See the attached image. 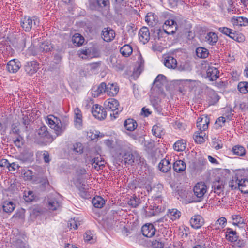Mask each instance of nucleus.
I'll return each instance as SVG.
<instances>
[{
  "instance_id": "1",
  "label": "nucleus",
  "mask_w": 248,
  "mask_h": 248,
  "mask_svg": "<svg viewBox=\"0 0 248 248\" xmlns=\"http://www.w3.org/2000/svg\"><path fill=\"white\" fill-rule=\"evenodd\" d=\"M117 152L119 154L117 157L119 161L122 162L124 160L125 164L132 165L134 162H138L140 160L139 153L130 147L118 149Z\"/></svg>"
},
{
  "instance_id": "2",
  "label": "nucleus",
  "mask_w": 248,
  "mask_h": 248,
  "mask_svg": "<svg viewBox=\"0 0 248 248\" xmlns=\"http://www.w3.org/2000/svg\"><path fill=\"white\" fill-rule=\"evenodd\" d=\"M105 109L110 111V116L112 119H115L123 110V108L119 106V103L114 98H110L104 102Z\"/></svg>"
},
{
  "instance_id": "3",
  "label": "nucleus",
  "mask_w": 248,
  "mask_h": 248,
  "mask_svg": "<svg viewBox=\"0 0 248 248\" xmlns=\"http://www.w3.org/2000/svg\"><path fill=\"white\" fill-rule=\"evenodd\" d=\"M40 24V20L36 16L31 17L25 16L20 20V25L26 32H29L32 29L35 30Z\"/></svg>"
},
{
  "instance_id": "4",
  "label": "nucleus",
  "mask_w": 248,
  "mask_h": 248,
  "mask_svg": "<svg viewBox=\"0 0 248 248\" xmlns=\"http://www.w3.org/2000/svg\"><path fill=\"white\" fill-rule=\"evenodd\" d=\"M46 122L49 127L54 130L57 136L62 134L65 129V127L62 126L60 119L53 115L47 116Z\"/></svg>"
},
{
  "instance_id": "5",
  "label": "nucleus",
  "mask_w": 248,
  "mask_h": 248,
  "mask_svg": "<svg viewBox=\"0 0 248 248\" xmlns=\"http://www.w3.org/2000/svg\"><path fill=\"white\" fill-rule=\"evenodd\" d=\"M77 188L78 189L80 196L84 199H88L90 194L88 191L89 186L85 181L81 178H78L75 183Z\"/></svg>"
},
{
  "instance_id": "6",
  "label": "nucleus",
  "mask_w": 248,
  "mask_h": 248,
  "mask_svg": "<svg viewBox=\"0 0 248 248\" xmlns=\"http://www.w3.org/2000/svg\"><path fill=\"white\" fill-rule=\"evenodd\" d=\"M193 192L194 195L197 198L196 202L202 201L207 192V186L205 183L203 182L197 183L193 188Z\"/></svg>"
},
{
  "instance_id": "7",
  "label": "nucleus",
  "mask_w": 248,
  "mask_h": 248,
  "mask_svg": "<svg viewBox=\"0 0 248 248\" xmlns=\"http://www.w3.org/2000/svg\"><path fill=\"white\" fill-rule=\"evenodd\" d=\"M92 113L93 116L100 120H104L107 116V111L101 106L95 104L92 108Z\"/></svg>"
},
{
  "instance_id": "8",
  "label": "nucleus",
  "mask_w": 248,
  "mask_h": 248,
  "mask_svg": "<svg viewBox=\"0 0 248 248\" xmlns=\"http://www.w3.org/2000/svg\"><path fill=\"white\" fill-rule=\"evenodd\" d=\"M39 64L36 61L27 62L24 66L26 73L29 75H32L35 73L39 69Z\"/></svg>"
},
{
  "instance_id": "9",
  "label": "nucleus",
  "mask_w": 248,
  "mask_h": 248,
  "mask_svg": "<svg viewBox=\"0 0 248 248\" xmlns=\"http://www.w3.org/2000/svg\"><path fill=\"white\" fill-rule=\"evenodd\" d=\"M209 123V117L207 115H203L198 118L197 127L200 131H204L208 129Z\"/></svg>"
},
{
  "instance_id": "10",
  "label": "nucleus",
  "mask_w": 248,
  "mask_h": 248,
  "mask_svg": "<svg viewBox=\"0 0 248 248\" xmlns=\"http://www.w3.org/2000/svg\"><path fill=\"white\" fill-rule=\"evenodd\" d=\"M162 27L168 31L169 33L173 34L175 33L178 28V25L173 19H169L165 21Z\"/></svg>"
},
{
  "instance_id": "11",
  "label": "nucleus",
  "mask_w": 248,
  "mask_h": 248,
  "mask_svg": "<svg viewBox=\"0 0 248 248\" xmlns=\"http://www.w3.org/2000/svg\"><path fill=\"white\" fill-rule=\"evenodd\" d=\"M21 62L17 59H13L8 62L6 69L11 73H16L21 67Z\"/></svg>"
},
{
  "instance_id": "12",
  "label": "nucleus",
  "mask_w": 248,
  "mask_h": 248,
  "mask_svg": "<svg viewBox=\"0 0 248 248\" xmlns=\"http://www.w3.org/2000/svg\"><path fill=\"white\" fill-rule=\"evenodd\" d=\"M102 38L104 41L109 42L112 41L115 37V32L110 28H104L102 31Z\"/></svg>"
},
{
  "instance_id": "13",
  "label": "nucleus",
  "mask_w": 248,
  "mask_h": 248,
  "mask_svg": "<svg viewBox=\"0 0 248 248\" xmlns=\"http://www.w3.org/2000/svg\"><path fill=\"white\" fill-rule=\"evenodd\" d=\"M155 231L154 226L151 223L145 224L141 228L143 235L148 238L153 236L155 234Z\"/></svg>"
},
{
  "instance_id": "14",
  "label": "nucleus",
  "mask_w": 248,
  "mask_h": 248,
  "mask_svg": "<svg viewBox=\"0 0 248 248\" xmlns=\"http://www.w3.org/2000/svg\"><path fill=\"white\" fill-rule=\"evenodd\" d=\"M191 226L195 229L200 228L204 224V219L200 215L192 216L190 220Z\"/></svg>"
},
{
  "instance_id": "15",
  "label": "nucleus",
  "mask_w": 248,
  "mask_h": 248,
  "mask_svg": "<svg viewBox=\"0 0 248 248\" xmlns=\"http://www.w3.org/2000/svg\"><path fill=\"white\" fill-rule=\"evenodd\" d=\"M204 41L211 46H215L218 41V37L214 32H209L204 34Z\"/></svg>"
},
{
  "instance_id": "16",
  "label": "nucleus",
  "mask_w": 248,
  "mask_h": 248,
  "mask_svg": "<svg viewBox=\"0 0 248 248\" xmlns=\"http://www.w3.org/2000/svg\"><path fill=\"white\" fill-rule=\"evenodd\" d=\"M166 82V77L162 74H159L154 81V86L155 88H157L159 92L162 93L163 91V87Z\"/></svg>"
},
{
  "instance_id": "17",
  "label": "nucleus",
  "mask_w": 248,
  "mask_h": 248,
  "mask_svg": "<svg viewBox=\"0 0 248 248\" xmlns=\"http://www.w3.org/2000/svg\"><path fill=\"white\" fill-rule=\"evenodd\" d=\"M150 37V32L148 28L146 27H142L139 32L140 41L145 44L149 41Z\"/></svg>"
},
{
  "instance_id": "18",
  "label": "nucleus",
  "mask_w": 248,
  "mask_h": 248,
  "mask_svg": "<svg viewBox=\"0 0 248 248\" xmlns=\"http://www.w3.org/2000/svg\"><path fill=\"white\" fill-rule=\"evenodd\" d=\"M106 83L105 82L101 83L97 87H93L91 90V93L93 97H97L103 93H106Z\"/></svg>"
},
{
  "instance_id": "19",
  "label": "nucleus",
  "mask_w": 248,
  "mask_h": 248,
  "mask_svg": "<svg viewBox=\"0 0 248 248\" xmlns=\"http://www.w3.org/2000/svg\"><path fill=\"white\" fill-rule=\"evenodd\" d=\"M163 63L164 65L169 69H174L176 67L177 64L176 59L169 55L164 56Z\"/></svg>"
},
{
  "instance_id": "20",
  "label": "nucleus",
  "mask_w": 248,
  "mask_h": 248,
  "mask_svg": "<svg viewBox=\"0 0 248 248\" xmlns=\"http://www.w3.org/2000/svg\"><path fill=\"white\" fill-rule=\"evenodd\" d=\"M2 208L3 212L4 213H7V214L9 215L15 209L16 204L12 201H6L3 202Z\"/></svg>"
},
{
  "instance_id": "21",
  "label": "nucleus",
  "mask_w": 248,
  "mask_h": 248,
  "mask_svg": "<svg viewBox=\"0 0 248 248\" xmlns=\"http://www.w3.org/2000/svg\"><path fill=\"white\" fill-rule=\"evenodd\" d=\"M74 119L76 126L81 127L82 125V115L78 108H76L74 109Z\"/></svg>"
},
{
  "instance_id": "22",
  "label": "nucleus",
  "mask_w": 248,
  "mask_h": 248,
  "mask_svg": "<svg viewBox=\"0 0 248 248\" xmlns=\"http://www.w3.org/2000/svg\"><path fill=\"white\" fill-rule=\"evenodd\" d=\"M119 90V88L117 84L108 83V85H106V93L110 96L116 95L118 93Z\"/></svg>"
},
{
  "instance_id": "23",
  "label": "nucleus",
  "mask_w": 248,
  "mask_h": 248,
  "mask_svg": "<svg viewBox=\"0 0 248 248\" xmlns=\"http://www.w3.org/2000/svg\"><path fill=\"white\" fill-rule=\"evenodd\" d=\"M219 71L214 67H209L207 70V76L211 81L216 80L219 77Z\"/></svg>"
},
{
  "instance_id": "24",
  "label": "nucleus",
  "mask_w": 248,
  "mask_h": 248,
  "mask_svg": "<svg viewBox=\"0 0 248 248\" xmlns=\"http://www.w3.org/2000/svg\"><path fill=\"white\" fill-rule=\"evenodd\" d=\"M241 176V172L237 171L234 176L232 177V180L229 182V186L232 189H236L238 187V183L240 181V177Z\"/></svg>"
},
{
  "instance_id": "25",
  "label": "nucleus",
  "mask_w": 248,
  "mask_h": 248,
  "mask_svg": "<svg viewBox=\"0 0 248 248\" xmlns=\"http://www.w3.org/2000/svg\"><path fill=\"white\" fill-rule=\"evenodd\" d=\"M173 169L175 172H183L186 169V163L182 160H176L173 164Z\"/></svg>"
},
{
  "instance_id": "26",
  "label": "nucleus",
  "mask_w": 248,
  "mask_h": 248,
  "mask_svg": "<svg viewBox=\"0 0 248 248\" xmlns=\"http://www.w3.org/2000/svg\"><path fill=\"white\" fill-rule=\"evenodd\" d=\"M212 189L214 192L218 195L223 192L224 184L222 180H218L214 182L212 185Z\"/></svg>"
},
{
  "instance_id": "27",
  "label": "nucleus",
  "mask_w": 248,
  "mask_h": 248,
  "mask_svg": "<svg viewBox=\"0 0 248 248\" xmlns=\"http://www.w3.org/2000/svg\"><path fill=\"white\" fill-rule=\"evenodd\" d=\"M226 238L230 242H235L237 240L238 236L236 231L232 230V229L228 228L226 229Z\"/></svg>"
},
{
  "instance_id": "28",
  "label": "nucleus",
  "mask_w": 248,
  "mask_h": 248,
  "mask_svg": "<svg viewBox=\"0 0 248 248\" xmlns=\"http://www.w3.org/2000/svg\"><path fill=\"white\" fill-rule=\"evenodd\" d=\"M124 125L127 130L133 131L137 128V123L134 119L129 118L124 121Z\"/></svg>"
},
{
  "instance_id": "29",
  "label": "nucleus",
  "mask_w": 248,
  "mask_h": 248,
  "mask_svg": "<svg viewBox=\"0 0 248 248\" xmlns=\"http://www.w3.org/2000/svg\"><path fill=\"white\" fill-rule=\"evenodd\" d=\"M171 167V163L166 159H162L158 164L160 170L163 172H167L170 170Z\"/></svg>"
},
{
  "instance_id": "30",
  "label": "nucleus",
  "mask_w": 248,
  "mask_h": 248,
  "mask_svg": "<svg viewBox=\"0 0 248 248\" xmlns=\"http://www.w3.org/2000/svg\"><path fill=\"white\" fill-rule=\"evenodd\" d=\"M154 32L155 37L157 38L158 40H160L162 38L166 37L168 35L171 34L170 33H169L168 31L164 30L163 27L162 29L160 28H154Z\"/></svg>"
},
{
  "instance_id": "31",
  "label": "nucleus",
  "mask_w": 248,
  "mask_h": 248,
  "mask_svg": "<svg viewBox=\"0 0 248 248\" xmlns=\"http://www.w3.org/2000/svg\"><path fill=\"white\" fill-rule=\"evenodd\" d=\"M145 21L149 26H154L157 22L156 16L153 13H148L145 16Z\"/></svg>"
},
{
  "instance_id": "32",
  "label": "nucleus",
  "mask_w": 248,
  "mask_h": 248,
  "mask_svg": "<svg viewBox=\"0 0 248 248\" xmlns=\"http://www.w3.org/2000/svg\"><path fill=\"white\" fill-rule=\"evenodd\" d=\"M238 188L243 193H248V179H240Z\"/></svg>"
},
{
  "instance_id": "33",
  "label": "nucleus",
  "mask_w": 248,
  "mask_h": 248,
  "mask_svg": "<svg viewBox=\"0 0 248 248\" xmlns=\"http://www.w3.org/2000/svg\"><path fill=\"white\" fill-rule=\"evenodd\" d=\"M37 135L40 138H43L47 140L51 139V136L49 135L47 128L46 126H41L37 132Z\"/></svg>"
},
{
  "instance_id": "34",
  "label": "nucleus",
  "mask_w": 248,
  "mask_h": 248,
  "mask_svg": "<svg viewBox=\"0 0 248 248\" xmlns=\"http://www.w3.org/2000/svg\"><path fill=\"white\" fill-rule=\"evenodd\" d=\"M92 202L93 205L97 208H102L105 203V200L101 196L94 197L92 200Z\"/></svg>"
},
{
  "instance_id": "35",
  "label": "nucleus",
  "mask_w": 248,
  "mask_h": 248,
  "mask_svg": "<svg viewBox=\"0 0 248 248\" xmlns=\"http://www.w3.org/2000/svg\"><path fill=\"white\" fill-rule=\"evenodd\" d=\"M120 52L123 56L127 57L132 53L133 49L130 45L126 44L120 48Z\"/></svg>"
},
{
  "instance_id": "36",
  "label": "nucleus",
  "mask_w": 248,
  "mask_h": 248,
  "mask_svg": "<svg viewBox=\"0 0 248 248\" xmlns=\"http://www.w3.org/2000/svg\"><path fill=\"white\" fill-rule=\"evenodd\" d=\"M61 205L60 202L56 198L49 199L48 207L50 210H57Z\"/></svg>"
},
{
  "instance_id": "37",
  "label": "nucleus",
  "mask_w": 248,
  "mask_h": 248,
  "mask_svg": "<svg viewBox=\"0 0 248 248\" xmlns=\"http://www.w3.org/2000/svg\"><path fill=\"white\" fill-rule=\"evenodd\" d=\"M196 53L198 57L202 59L206 58L209 54L208 50L203 47L197 48Z\"/></svg>"
},
{
  "instance_id": "38",
  "label": "nucleus",
  "mask_w": 248,
  "mask_h": 248,
  "mask_svg": "<svg viewBox=\"0 0 248 248\" xmlns=\"http://www.w3.org/2000/svg\"><path fill=\"white\" fill-rule=\"evenodd\" d=\"M84 40V38L79 33H75L72 37L73 43L78 46H82Z\"/></svg>"
},
{
  "instance_id": "39",
  "label": "nucleus",
  "mask_w": 248,
  "mask_h": 248,
  "mask_svg": "<svg viewBox=\"0 0 248 248\" xmlns=\"http://www.w3.org/2000/svg\"><path fill=\"white\" fill-rule=\"evenodd\" d=\"M69 151L76 154H81L83 152V145L80 142L75 143L73 144L72 147L70 149Z\"/></svg>"
},
{
  "instance_id": "40",
  "label": "nucleus",
  "mask_w": 248,
  "mask_h": 248,
  "mask_svg": "<svg viewBox=\"0 0 248 248\" xmlns=\"http://www.w3.org/2000/svg\"><path fill=\"white\" fill-rule=\"evenodd\" d=\"M232 152L235 155L243 156L245 155L246 150L244 147L241 145H236L232 150Z\"/></svg>"
},
{
  "instance_id": "41",
  "label": "nucleus",
  "mask_w": 248,
  "mask_h": 248,
  "mask_svg": "<svg viewBox=\"0 0 248 248\" xmlns=\"http://www.w3.org/2000/svg\"><path fill=\"white\" fill-rule=\"evenodd\" d=\"M52 48V46L49 42L46 41L41 43L39 46V51L42 52H47Z\"/></svg>"
},
{
  "instance_id": "42",
  "label": "nucleus",
  "mask_w": 248,
  "mask_h": 248,
  "mask_svg": "<svg viewBox=\"0 0 248 248\" xmlns=\"http://www.w3.org/2000/svg\"><path fill=\"white\" fill-rule=\"evenodd\" d=\"M186 146V142L183 140H179L176 141L173 145V148L177 151H183L185 150Z\"/></svg>"
},
{
  "instance_id": "43",
  "label": "nucleus",
  "mask_w": 248,
  "mask_h": 248,
  "mask_svg": "<svg viewBox=\"0 0 248 248\" xmlns=\"http://www.w3.org/2000/svg\"><path fill=\"white\" fill-rule=\"evenodd\" d=\"M180 216L181 212L176 209L169 210L167 214V217L173 221L179 218Z\"/></svg>"
},
{
  "instance_id": "44",
  "label": "nucleus",
  "mask_w": 248,
  "mask_h": 248,
  "mask_svg": "<svg viewBox=\"0 0 248 248\" xmlns=\"http://www.w3.org/2000/svg\"><path fill=\"white\" fill-rule=\"evenodd\" d=\"M227 223V219L224 217H221L217 220L215 224L213 225L214 229L219 230L220 228H224Z\"/></svg>"
},
{
  "instance_id": "45",
  "label": "nucleus",
  "mask_w": 248,
  "mask_h": 248,
  "mask_svg": "<svg viewBox=\"0 0 248 248\" xmlns=\"http://www.w3.org/2000/svg\"><path fill=\"white\" fill-rule=\"evenodd\" d=\"M205 133H202V132L200 131L199 130L195 133L194 135V140L197 143L201 144L204 142V139L203 138L205 136Z\"/></svg>"
},
{
  "instance_id": "46",
  "label": "nucleus",
  "mask_w": 248,
  "mask_h": 248,
  "mask_svg": "<svg viewBox=\"0 0 248 248\" xmlns=\"http://www.w3.org/2000/svg\"><path fill=\"white\" fill-rule=\"evenodd\" d=\"M239 91L243 94L248 93V82L246 81L240 82L237 86Z\"/></svg>"
},
{
  "instance_id": "47",
  "label": "nucleus",
  "mask_w": 248,
  "mask_h": 248,
  "mask_svg": "<svg viewBox=\"0 0 248 248\" xmlns=\"http://www.w3.org/2000/svg\"><path fill=\"white\" fill-rule=\"evenodd\" d=\"M152 133L156 137L160 138L164 134L162 128L158 125H155L152 128Z\"/></svg>"
},
{
  "instance_id": "48",
  "label": "nucleus",
  "mask_w": 248,
  "mask_h": 248,
  "mask_svg": "<svg viewBox=\"0 0 248 248\" xmlns=\"http://www.w3.org/2000/svg\"><path fill=\"white\" fill-rule=\"evenodd\" d=\"M25 210L22 208L18 209L12 218L17 220H23L25 217Z\"/></svg>"
},
{
  "instance_id": "49",
  "label": "nucleus",
  "mask_w": 248,
  "mask_h": 248,
  "mask_svg": "<svg viewBox=\"0 0 248 248\" xmlns=\"http://www.w3.org/2000/svg\"><path fill=\"white\" fill-rule=\"evenodd\" d=\"M101 159V157H97L94 158H92L90 161L92 165H93V167L95 169H100V167L104 166V164H99L100 163V161Z\"/></svg>"
},
{
  "instance_id": "50",
  "label": "nucleus",
  "mask_w": 248,
  "mask_h": 248,
  "mask_svg": "<svg viewBox=\"0 0 248 248\" xmlns=\"http://www.w3.org/2000/svg\"><path fill=\"white\" fill-rule=\"evenodd\" d=\"M209 97L211 99V102L213 103H215L218 101L219 100V96L217 93L213 90H211L209 91L208 93Z\"/></svg>"
},
{
  "instance_id": "51",
  "label": "nucleus",
  "mask_w": 248,
  "mask_h": 248,
  "mask_svg": "<svg viewBox=\"0 0 248 248\" xmlns=\"http://www.w3.org/2000/svg\"><path fill=\"white\" fill-rule=\"evenodd\" d=\"M93 233L91 231H87L84 235V239L85 242L93 243L94 242Z\"/></svg>"
},
{
  "instance_id": "52",
  "label": "nucleus",
  "mask_w": 248,
  "mask_h": 248,
  "mask_svg": "<svg viewBox=\"0 0 248 248\" xmlns=\"http://www.w3.org/2000/svg\"><path fill=\"white\" fill-rule=\"evenodd\" d=\"M24 200L26 202H31L34 199L33 192L31 191H25L24 195Z\"/></svg>"
},
{
  "instance_id": "53",
  "label": "nucleus",
  "mask_w": 248,
  "mask_h": 248,
  "mask_svg": "<svg viewBox=\"0 0 248 248\" xmlns=\"http://www.w3.org/2000/svg\"><path fill=\"white\" fill-rule=\"evenodd\" d=\"M234 24H237L240 26H247L248 25V19L246 17H238L236 19V22Z\"/></svg>"
},
{
  "instance_id": "54",
  "label": "nucleus",
  "mask_w": 248,
  "mask_h": 248,
  "mask_svg": "<svg viewBox=\"0 0 248 248\" xmlns=\"http://www.w3.org/2000/svg\"><path fill=\"white\" fill-rule=\"evenodd\" d=\"M138 66L137 68L136 72L138 73L139 74H140L143 70L144 65V60L141 57H140L138 62Z\"/></svg>"
},
{
  "instance_id": "55",
  "label": "nucleus",
  "mask_w": 248,
  "mask_h": 248,
  "mask_svg": "<svg viewBox=\"0 0 248 248\" xmlns=\"http://www.w3.org/2000/svg\"><path fill=\"white\" fill-rule=\"evenodd\" d=\"M140 203V199L136 196L131 198L128 201V204L135 208L137 207Z\"/></svg>"
},
{
  "instance_id": "56",
  "label": "nucleus",
  "mask_w": 248,
  "mask_h": 248,
  "mask_svg": "<svg viewBox=\"0 0 248 248\" xmlns=\"http://www.w3.org/2000/svg\"><path fill=\"white\" fill-rule=\"evenodd\" d=\"M78 54L79 56H81L82 55H84V56H81L82 59H86L90 56V50L89 49H81L78 50Z\"/></svg>"
},
{
  "instance_id": "57",
  "label": "nucleus",
  "mask_w": 248,
  "mask_h": 248,
  "mask_svg": "<svg viewBox=\"0 0 248 248\" xmlns=\"http://www.w3.org/2000/svg\"><path fill=\"white\" fill-rule=\"evenodd\" d=\"M233 220L234 222L233 223L234 225H238L239 224H243V219L242 218L240 215H233L232 216Z\"/></svg>"
},
{
  "instance_id": "58",
  "label": "nucleus",
  "mask_w": 248,
  "mask_h": 248,
  "mask_svg": "<svg viewBox=\"0 0 248 248\" xmlns=\"http://www.w3.org/2000/svg\"><path fill=\"white\" fill-rule=\"evenodd\" d=\"M152 246L153 248H163L164 245L161 241L157 240H155L152 241Z\"/></svg>"
},
{
  "instance_id": "59",
  "label": "nucleus",
  "mask_w": 248,
  "mask_h": 248,
  "mask_svg": "<svg viewBox=\"0 0 248 248\" xmlns=\"http://www.w3.org/2000/svg\"><path fill=\"white\" fill-rule=\"evenodd\" d=\"M167 218L166 216L163 217L160 219H158L155 222V224L156 225L157 223H158V225L164 226V225H167Z\"/></svg>"
},
{
  "instance_id": "60",
  "label": "nucleus",
  "mask_w": 248,
  "mask_h": 248,
  "mask_svg": "<svg viewBox=\"0 0 248 248\" xmlns=\"http://www.w3.org/2000/svg\"><path fill=\"white\" fill-rule=\"evenodd\" d=\"M221 142L220 140H218L217 139L215 138L213 140L212 142V146L216 149L218 150L222 147V146L219 143Z\"/></svg>"
},
{
  "instance_id": "61",
  "label": "nucleus",
  "mask_w": 248,
  "mask_h": 248,
  "mask_svg": "<svg viewBox=\"0 0 248 248\" xmlns=\"http://www.w3.org/2000/svg\"><path fill=\"white\" fill-rule=\"evenodd\" d=\"M33 172L30 170H28L24 172V177L26 180H31L33 176Z\"/></svg>"
},
{
  "instance_id": "62",
  "label": "nucleus",
  "mask_w": 248,
  "mask_h": 248,
  "mask_svg": "<svg viewBox=\"0 0 248 248\" xmlns=\"http://www.w3.org/2000/svg\"><path fill=\"white\" fill-rule=\"evenodd\" d=\"M219 31L223 34H225L227 36H228L230 34L231 31H233L232 30L227 27H220L219 28Z\"/></svg>"
},
{
  "instance_id": "63",
  "label": "nucleus",
  "mask_w": 248,
  "mask_h": 248,
  "mask_svg": "<svg viewBox=\"0 0 248 248\" xmlns=\"http://www.w3.org/2000/svg\"><path fill=\"white\" fill-rule=\"evenodd\" d=\"M22 139V138L20 135H19L15 140H14V143L15 145L18 148L21 147L23 145V143L21 141Z\"/></svg>"
},
{
  "instance_id": "64",
  "label": "nucleus",
  "mask_w": 248,
  "mask_h": 248,
  "mask_svg": "<svg viewBox=\"0 0 248 248\" xmlns=\"http://www.w3.org/2000/svg\"><path fill=\"white\" fill-rule=\"evenodd\" d=\"M16 248H25L26 244L20 239H17L15 243Z\"/></svg>"
}]
</instances>
